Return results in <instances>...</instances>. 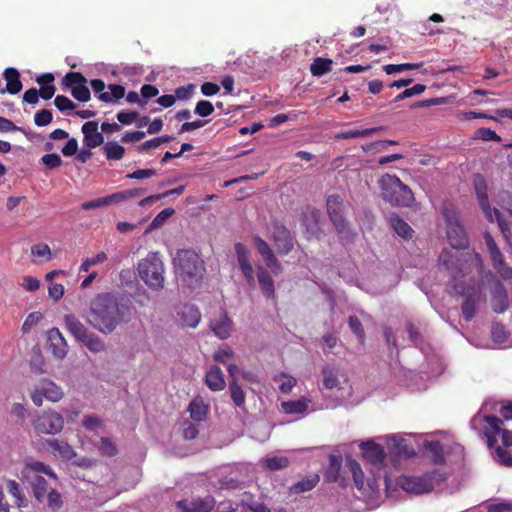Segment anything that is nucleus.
Segmentation results:
<instances>
[{
    "label": "nucleus",
    "instance_id": "09e8293b",
    "mask_svg": "<svg viewBox=\"0 0 512 512\" xmlns=\"http://www.w3.org/2000/svg\"><path fill=\"white\" fill-rule=\"evenodd\" d=\"M347 465L352 472L354 482L358 488L362 487L364 484V473L361 469L360 464L354 460L350 459L347 461Z\"/></svg>",
    "mask_w": 512,
    "mask_h": 512
},
{
    "label": "nucleus",
    "instance_id": "ddd939ff",
    "mask_svg": "<svg viewBox=\"0 0 512 512\" xmlns=\"http://www.w3.org/2000/svg\"><path fill=\"white\" fill-rule=\"evenodd\" d=\"M446 234L452 248L459 250L468 247L469 240L466 231L458 220L448 219Z\"/></svg>",
    "mask_w": 512,
    "mask_h": 512
},
{
    "label": "nucleus",
    "instance_id": "0e129e2a",
    "mask_svg": "<svg viewBox=\"0 0 512 512\" xmlns=\"http://www.w3.org/2000/svg\"><path fill=\"white\" fill-rule=\"evenodd\" d=\"M99 449L102 454L109 457L115 456L117 454V447L109 438H101Z\"/></svg>",
    "mask_w": 512,
    "mask_h": 512
},
{
    "label": "nucleus",
    "instance_id": "a878e982",
    "mask_svg": "<svg viewBox=\"0 0 512 512\" xmlns=\"http://www.w3.org/2000/svg\"><path fill=\"white\" fill-rule=\"evenodd\" d=\"M257 279L261 289L262 294L267 299L275 298V286L274 280L271 277L270 273L262 266H259L257 269Z\"/></svg>",
    "mask_w": 512,
    "mask_h": 512
},
{
    "label": "nucleus",
    "instance_id": "69168bd1",
    "mask_svg": "<svg viewBox=\"0 0 512 512\" xmlns=\"http://www.w3.org/2000/svg\"><path fill=\"white\" fill-rule=\"evenodd\" d=\"M492 338L495 342L502 343L508 338L505 327L502 324L495 323L491 330Z\"/></svg>",
    "mask_w": 512,
    "mask_h": 512
},
{
    "label": "nucleus",
    "instance_id": "e433bc0d",
    "mask_svg": "<svg viewBox=\"0 0 512 512\" xmlns=\"http://www.w3.org/2000/svg\"><path fill=\"white\" fill-rule=\"evenodd\" d=\"M383 129H384V127H382V126L367 128V129H363V130L353 129V130L340 132V133L336 134L335 138L336 139H351V138L365 137V136L371 135L375 132L382 131Z\"/></svg>",
    "mask_w": 512,
    "mask_h": 512
},
{
    "label": "nucleus",
    "instance_id": "a19ab883",
    "mask_svg": "<svg viewBox=\"0 0 512 512\" xmlns=\"http://www.w3.org/2000/svg\"><path fill=\"white\" fill-rule=\"evenodd\" d=\"M264 467L271 471L281 470L289 466L290 461L285 456H273L264 459Z\"/></svg>",
    "mask_w": 512,
    "mask_h": 512
},
{
    "label": "nucleus",
    "instance_id": "f257e3e1",
    "mask_svg": "<svg viewBox=\"0 0 512 512\" xmlns=\"http://www.w3.org/2000/svg\"><path fill=\"white\" fill-rule=\"evenodd\" d=\"M496 416L477 413L471 420L474 430L481 432L490 448L495 447L499 462L512 467V400L506 401Z\"/></svg>",
    "mask_w": 512,
    "mask_h": 512
},
{
    "label": "nucleus",
    "instance_id": "864d4df0",
    "mask_svg": "<svg viewBox=\"0 0 512 512\" xmlns=\"http://www.w3.org/2000/svg\"><path fill=\"white\" fill-rule=\"evenodd\" d=\"M426 90V85L424 84H416L414 85L413 87L411 88H406L404 91H402L401 93H399L393 100V102H399V101H402L406 98H409V97H412V96H415V95H420L421 93H423L424 91Z\"/></svg>",
    "mask_w": 512,
    "mask_h": 512
},
{
    "label": "nucleus",
    "instance_id": "9d476101",
    "mask_svg": "<svg viewBox=\"0 0 512 512\" xmlns=\"http://www.w3.org/2000/svg\"><path fill=\"white\" fill-rule=\"evenodd\" d=\"M63 396L64 393L62 389L48 379H42L31 393V399L36 406L42 405L43 398L52 402H58Z\"/></svg>",
    "mask_w": 512,
    "mask_h": 512
},
{
    "label": "nucleus",
    "instance_id": "f704fd0d",
    "mask_svg": "<svg viewBox=\"0 0 512 512\" xmlns=\"http://www.w3.org/2000/svg\"><path fill=\"white\" fill-rule=\"evenodd\" d=\"M323 386L326 389H334L339 386L338 371L335 367L326 365L322 369Z\"/></svg>",
    "mask_w": 512,
    "mask_h": 512
},
{
    "label": "nucleus",
    "instance_id": "de8ad7c7",
    "mask_svg": "<svg viewBox=\"0 0 512 512\" xmlns=\"http://www.w3.org/2000/svg\"><path fill=\"white\" fill-rule=\"evenodd\" d=\"M86 82H87V79L80 72H69L63 78L64 86L70 88L71 90H72V87H76L78 85L85 84Z\"/></svg>",
    "mask_w": 512,
    "mask_h": 512
},
{
    "label": "nucleus",
    "instance_id": "6e6d98bb",
    "mask_svg": "<svg viewBox=\"0 0 512 512\" xmlns=\"http://www.w3.org/2000/svg\"><path fill=\"white\" fill-rule=\"evenodd\" d=\"M43 318V314L39 311L31 312L27 315L24 323L22 324V332L28 333L31 329L36 326Z\"/></svg>",
    "mask_w": 512,
    "mask_h": 512
},
{
    "label": "nucleus",
    "instance_id": "c756f323",
    "mask_svg": "<svg viewBox=\"0 0 512 512\" xmlns=\"http://www.w3.org/2000/svg\"><path fill=\"white\" fill-rule=\"evenodd\" d=\"M188 410L193 420L201 422L206 420L209 409L201 398H195L190 402Z\"/></svg>",
    "mask_w": 512,
    "mask_h": 512
},
{
    "label": "nucleus",
    "instance_id": "f8f14e48",
    "mask_svg": "<svg viewBox=\"0 0 512 512\" xmlns=\"http://www.w3.org/2000/svg\"><path fill=\"white\" fill-rule=\"evenodd\" d=\"M272 239L280 255H287L294 248V238L291 232L279 222L273 224Z\"/></svg>",
    "mask_w": 512,
    "mask_h": 512
},
{
    "label": "nucleus",
    "instance_id": "b1692460",
    "mask_svg": "<svg viewBox=\"0 0 512 512\" xmlns=\"http://www.w3.org/2000/svg\"><path fill=\"white\" fill-rule=\"evenodd\" d=\"M210 328L220 339H227L232 331V321L225 312L210 322Z\"/></svg>",
    "mask_w": 512,
    "mask_h": 512
},
{
    "label": "nucleus",
    "instance_id": "1a4fd4ad",
    "mask_svg": "<svg viewBox=\"0 0 512 512\" xmlns=\"http://www.w3.org/2000/svg\"><path fill=\"white\" fill-rule=\"evenodd\" d=\"M33 426L38 433L57 434L64 427V418L58 412L45 411L35 419Z\"/></svg>",
    "mask_w": 512,
    "mask_h": 512
},
{
    "label": "nucleus",
    "instance_id": "f3484780",
    "mask_svg": "<svg viewBox=\"0 0 512 512\" xmlns=\"http://www.w3.org/2000/svg\"><path fill=\"white\" fill-rule=\"evenodd\" d=\"M235 252L237 254V260H238L239 266L241 268V271H242L247 283L250 286H254L255 285L254 271H253V267L249 261L248 250H247L246 246L242 243H236L235 244Z\"/></svg>",
    "mask_w": 512,
    "mask_h": 512
},
{
    "label": "nucleus",
    "instance_id": "a18cd8bd",
    "mask_svg": "<svg viewBox=\"0 0 512 512\" xmlns=\"http://www.w3.org/2000/svg\"><path fill=\"white\" fill-rule=\"evenodd\" d=\"M425 447L432 454L434 463L441 464L444 462L443 447L439 441L427 442Z\"/></svg>",
    "mask_w": 512,
    "mask_h": 512
},
{
    "label": "nucleus",
    "instance_id": "49530a36",
    "mask_svg": "<svg viewBox=\"0 0 512 512\" xmlns=\"http://www.w3.org/2000/svg\"><path fill=\"white\" fill-rule=\"evenodd\" d=\"M45 501L47 502V507L52 511H58L63 506L61 494L54 489L47 492Z\"/></svg>",
    "mask_w": 512,
    "mask_h": 512
},
{
    "label": "nucleus",
    "instance_id": "72a5a7b5",
    "mask_svg": "<svg viewBox=\"0 0 512 512\" xmlns=\"http://www.w3.org/2000/svg\"><path fill=\"white\" fill-rule=\"evenodd\" d=\"M484 238H485L486 245H487L488 251L490 253V257L493 262L494 268L499 265H503V263L505 262L504 257L502 255L500 249L498 248L495 240L491 236V234L486 232L484 234Z\"/></svg>",
    "mask_w": 512,
    "mask_h": 512
},
{
    "label": "nucleus",
    "instance_id": "2f4dec72",
    "mask_svg": "<svg viewBox=\"0 0 512 512\" xmlns=\"http://www.w3.org/2000/svg\"><path fill=\"white\" fill-rule=\"evenodd\" d=\"M390 224L393 228V230L402 238L404 239H411L413 236V229L410 227V225L405 222L401 217L398 215H392L390 217Z\"/></svg>",
    "mask_w": 512,
    "mask_h": 512
},
{
    "label": "nucleus",
    "instance_id": "603ef678",
    "mask_svg": "<svg viewBox=\"0 0 512 512\" xmlns=\"http://www.w3.org/2000/svg\"><path fill=\"white\" fill-rule=\"evenodd\" d=\"M348 325L352 332L356 335L359 342L363 343L365 340V331L361 321L355 315H350L348 317Z\"/></svg>",
    "mask_w": 512,
    "mask_h": 512
},
{
    "label": "nucleus",
    "instance_id": "13d9d810",
    "mask_svg": "<svg viewBox=\"0 0 512 512\" xmlns=\"http://www.w3.org/2000/svg\"><path fill=\"white\" fill-rule=\"evenodd\" d=\"M475 138L481 139L483 141H496V142L501 141V137L498 136L494 130H492L490 128H485V127H482V128H479L478 130H476Z\"/></svg>",
    "mask_w": 512,
    "mask_h": 512
},
{
    "label": "nucleus",
    "instance_id": "cd10ccee",
    "mask_svg": "<svg viewBox=\"0 0 512 512\" xmlns=\"http://www.w3.org/2000/svg\"><path fill=\"white\" fill-rule=\"evenodd\" d=\"M439 263L447 270L451 271L454 278H456L462 271L463 264L458 258L457 253L453 254L451 251L444 249L439 256Z\"/></svg>",
    "mask_w": 512,
    "mask_h": 512
},
{
    "label": "nucleus",
    "instance_id": "774afa93",
    "mask_svg": "<svg viewBox=\"0 0 512 512\" xmlns=\"http://www.w3.org/2000/svg\"><path fill=\"white\" fill-rule=\"evenodd\" d=\"M399 454L404 455L406 457H411L415 455V451L413 447L409 446L407 441L403 438L398 439L395 444Z\"/></svg>",
    "mask_w": 512,
    "mask_h": 512
},
{
    "label": "nucleus",
    "instance_id": "5fc2aeb1",
    "mask_svg": "<svg viewBox=\"0 0 512 512\" xmlns=\"http://www.w3.org/2000/svg\"><path fill=\"white\" fill-rule=\"evenodd\" d=\"M175 213V210L173 208H165L162 211H160L155 218L150 223L149 229H156L161 227L168 218H170Z\"/></svg>",
    "mask_w": 512,
    "mask_h": 512
},
{
    "label": "nucleus",
    "instance_id": "052dcab7",
    "mask_svg": "<svg viewBox=\"0 0 512 512\" xmlns=\"http://www.w3.org/2000/svg\"><path fill=\"white\" fill-rule=\"evenodd\" d=\"M41 162L46 166L48 169H56L59 168L63 161L61 157L56 153H50L45 154L41 158Z\"/></svg>",
    "mask_w": 512,
    "mask_h": 512
},
{
    "label": "nucleus",
    "instance_id": "6e6552de",
    "mask_svg": "<svg viewBox=\"0 0 512 512\" xmlns=\"http://www.w3.org/2000/svg\"><path fill=\"white\" fill-rule=\"evenodd\" d=\"M474 188L476 191L477 198L479 200V205L481 209L483 210L486 218L490 221H494V216L498 222V225L501 229V232L503 233L504 237L507 239L508 242H510L509 234L510 229L508 224L502 219L501 214L498 209L494 208L492 209L489 200H488V194H487V184L486 180L483 175L476 174L474 176Z\"/></svg>",
    "mask_w": 512,
    "mask_h": 512
},
{
    "label": "nucleus",
    "instance_id": "6ab92c4d",
    "mask_svg": "<svg viewBox=\"0 0 512 512\" xmlns=\"http://www.w3.org/2000/svg\"><path fill=\"white\" fill-rule=\"evenodd\" d=\"M82 133L84 135V144L89 149L96 148L104 142V137L102 133L98 131V123L96 121L84 123Z\"/></svg>",
    "mask_w": 512,
    "mask_h": 512
},
{
    "label": "nucleus",
    "instance_id": "680f3d73",
    "mask_svg": "<svg viewBox=\"0 0 512 512\" xmlns=\"http://www.w3.org/2000/svg\"><path fill=\"white\" fill-rule=\"evenodd\" d=\"M54 105L61 112L73 110L76 107L75 103L64 95H57L54 99Z\"/></svg>",
    "mask_w": 512,
    "mask_h": 512
},
{
    "label": "nucleus",
    "instance_id": "c85d7f7f",
    "mask_svg": "<svg viewBox=\"0 0 512 512\" xmlns=\"http://www.w3.org/2000/svg\"><path fill=\"white\" fill-rule=\"evenodd\" d=\"M49 341L53 354L58 358H64L68 352V346L58 329L54 328L49 332Z\"/></svg>",
    "mask_w": 512,
    "mask_h": 512
},
{
    "label": "nucleus",
    "instance_id": "8fccbe9b",
    "mask_svg": "<svg viewBox=\"0 0 512 512\" xmlns=\"http://www.w3.org/2000/svg\"><path fill=\"white\" fill-rule=\"evenodd\" d=\"M422 64H414V63H403V64H388L383 66V70L386 74L391 75L394 73L406 71V70H416L421 67Z\"/></svg>",
    "mask_w": 512,
    "mask_h": 512
},
{
    "label": "nucleus",
    "instance_id": "4be33fe9",
    "mask_svg": "<svg viewBox=\"0 0 512 512\" xmlns=\"http://www.w3.org/2000/svg\"><path fill=\"white\" fill-rule=\"evenodd\" d=\"M3 77L6 80V87L0 89L1 94L10 93L14 95L22 90L23 85L20 80V73L16 68H6L3 72Z\"/></svg>",
    "mask_w": 512,
    "mask_h": 512
},
{
    "label": "nucleus",
    "instance_id": "423d86ee",
    "mask_svg": "<svg viewBox=\"0 0 512 512\" xmlns=\"http://www.w3.org/2000/svg\"><path fill=\"white\" fill-rule=\"evenodd\" d=\"M173 264L176 274L183 280L201 278L204 271V262L193 250L183 249L177 251Z\"/></svg>",
    "mask_w": 512,
    "mask_h": 512
},
{
    "label": "nucleus",
    "instance_id": "e2e57ef3",
    "mask_svg": "<svg viewBox=\"0 0 512 512\" xmlns=\"http://www.w3.org/2000/svg\"><path fill=\"white\" fill-rule=\"evenodd\" d=\"M194 112L201 117H208L214 112V106L210 101L200 100L197 102Z\"/></svg>",
    "mask_w": 512,
    "mask_h": 512
},
{
    "label": "nucleus",
    "instance_id": "3c124183",
    "mask_svg": "<svg viewBox=\"0 0 512 512\" xmlns=\"http://www.w3.org/2000/svg\"><path fill=\"white\" fill-rule=\"evenodd\" d=\"M233 357H234L233 350L227 345H223L222 347H220L213 355V359L216 362H219V363H222L225 365L227 363L231 362L233 360Z\"/></svg>",
    "mask_w": 512,
    "mask_h": 512
},
{
    "label": "nucleus",
    "instance_id": "f03ea898",
    "mask_svg": "<svg viewBox=\"0 0 512 512\" xmlns=\"http://www.w3.org/2000/svg\"><path fill=\"white\" fill-rule=\"evenodd\" d=\"M128 315V307L120 303L116 295L104 292L90 301L87 322L100 333L110 334Z\"/></svg>",
    "mask_w": 512,
    "mask_h": 512
},
{
    "label": "nucleus",
    "instance_id": "412c9836",
    "mask_svg": "<svg viewBox=\"0 0 512 512\" xmlns=\"http://www.w3.org/2000/svg\"><path fill=\"white\" fill-rule=\"evenodd\" d=\"M178 317L181 326L195 328L201 320V313L196 306L185 304L178 311Z\"/></svg>",
    "mask_w": 512,
    "mask_h": 512
},
{
    "label": "nucleus",
    "instance_id": "2eb2a0df",
    "mask_svg": "<svg viewBox=\"0 0 512 512\" xmlns=\"http://www.w3.org/2000/svg\"><path fill=\"white\" fill-rule=\"evenodd\" d=\"M491 304L493 311L498 314L506 312L510 306L507 290L498 279H495L491 291Z\"/></svg>",
    "mask_w": 512,
    "mask_h": 512
},
{
    "label": "nucleus",
    "instance_id": "dca6fc26",
    "mask_svg": "<svg viewBox=\"0 0 512 512\" xmlns=\"http://www.w3.org/2000/svg\"><path fill=\"white\" fill-rule=\"evenodd\" d=\"M216 501L212 496H206L204 498H197L191 503L186 500H180L177 502V507L182 512H211L215 507Z\"/></svg>",
    "mask_w": 512,
    "mask_h": 512
},
{
    "label": "nucleus",
    "instance_id": "20e7f679",
    "mask_svg": "<svg viewBox=\"0 0 512 512\" xmlns=\"http://www.w3.org/2000/svg\"><path fill=\"white\" fill-rule=\"evenodd\" d=\"M379 186L383 200L392 206L410 207L415 200L412 190L396 175L384 174Z\"/></svg>",
    "mask_w": 512,
    "mask_h": 512
},
{
    "label": "nucleus",
    "instance_id": "473e14b6",
    "mask_svg": "<svg viewBox=\"0 0 512 512\" xmlns=\"http://www.w3.org/2000/svg\"><path fill=\"white\" fill-rule=\"evenodd\" d=\"M320 481V477L317 474L310 475L290 487V492L294 494H300L303 492L311 491Z\"/></svg>",
    "mask_w": 512,
    "mask_h": 512
},
{
    "label": "nucleus",
    "instance_id": "c03bdc74",
    "mask_svg": "<svg viewBox=\"0 0 512 512\" xmlns=\"http://www.w3.org/2000/svg\"><path fill=\"white\" fill-rule=\"evenodd\" d=\"M184 189H185V187L182 185V186H178L174 189H171L169 191H166L162 194H156V195H151V196L145 197L139 202V206L144 207V206L150 205V204L156 202L157 200H160L161 198H164V197H168L170 195H174V194L181 195L184 192Z\"/></svg>",
    "mask_w": 512,
    "mask_h": 512
},
{
    "label": "nucleus",
    "instance_id": "7ed1b4c3",
    "mask_svg": "<svg viewBox=\"0 0 512 512\" xmlns=\"http://www.w3.org/2000/svg\"><path fill=\"white\" fill-rule=\"evenodd\" d=\"M44 475L56 479L53 470L40 461L27 462L21 470V481L30 486L33 496L40 504L45 502L47 494V481Z\"/></svg>",
    "mask_w": 512,
    "mask_h": 512
},
{
    "label": "nucleus",
    "instance_id": "79ce46f5",
    "mask_svg": "<svg viewBox=\"0 0 512 512\" xmlns=\"http://www.w3.org/2000/svg\"><path fill=\"white\" fill-rule=\"evenodd\" d=\"M229 391L234 404L237 407L242 408L245 405V393L242 387L238 384V381H230Z\"/></svg>",
    "mask_w": 512,
    "mask_h": 512
},
{
    "label": "nucleus",
    "instance_id": "4468645a",
    "mask_svg": "<svg viewBox=\"0 0 512 512\" xmlns=\"http://www.w3.org/2000/svg\"><path fill=\"white\" fill-rule=\"evenodd\" d=\"M363 458L376 468H381L386 459L385 449L381 444L366 441L360 445Z\"/></svg>",
    "mask_w": 512,
    "mask_h": 512
},
{
    "label": "nucleus",
    "instance_id": "37998d69",
    "mask_svg": "<svg viewBox=\"0 0 512 512\" xmlns=\"http://www.w3.org/2000/svg\"><path fill=\"white\" fill-rule=\"evenodd\" d=\"M476 303L477 299L472 295L467 296L462 303V315L467 322L471 321L476 314Z\"/></svg>",
    "mask_w": 512,
    "mask_h": 512
},
{
    "label": "nucleus",
    "instance_id": "bb28decb",
    "mask_svg": "<svg viewBox=\"0 0 512 512\" xmlns=\"http://www.w3.org/2000/svg\"><path fill=\"white\" fill-rule=\"evenodd\" d=\"M65 328L71 333L77 341H81L90 331L88 328L73 314L64 316Z\"/></svg>",
    "mask_w": 512,
    "mask_h": 512
},
{
    "label": "nucleus",
    "instance_id": "bf43d9fd",
    "mask_svg": "<svg viewBox=\"0 0 512 512\" xmlns=\"http://www.w3.org/2000/svg\"><path fill=\"white\" fill-rule=\"evenodd\" d=\"M71 94L76 100L80 102H87L91 98L90 90L85 84L72 87Z\"/></svg>",
    "mask_w": 512,
    "mask_h": 512
},
{
    "label": "nucleus",
    "instance_id": "a211bd4d",
    "mask_svg": "<svg viewBox=\"0 0 512 512\" xmlns=\"http://www.w3.org/2000/svg\"><path fill=\"white\" fill-rule=\"evenodd\" d=\"M401 487L410 493L422 494L433 488L431 482L423 477L406 476L400 479Z\"/></svg>",
    "mask_w": 512,
    "mask_h": 512
},
{
    "label": "nucleus",
    "instance_id": "ea45409f",
    "mask_svg": "<svg viewBox=\"0 0 512 512\" xmlns=\"http://www.w3.org/2000/svg\"><path fill=\"white\" fill-rule=\"evenodd\" d=\"M92 352H101L105 350L104 342L92 332H89L81 341Z\"/></svg>",
    "mask_w": 512,
    "mask_h": 512
},
{
    "label": "nucleus",
    "instance_id": "39448f33",
    "mask_svg": "<svg viewBox=\"0 0 512 512\" xmlns=\"http://www.w3.org/2000/svg\"><path fill=\"white\" fill-rule=\"evenodd\" d=\"M138 274L141 280L153 290L164 286V264L158 252H150L138 263Z\"/></svg>",
    "mask_w": 512,
    "mask_h": 512
},
{
    "label": "nucleus",
    "instance_id": "aec40b11",
    "mask_svg": "<svg viewBox=\"0 0 512 512\" xmlns=\"http://www.w3.org/2000/svg\"><path fill=\"white\" fill-rule=\"evenodd\" d=\"M254 242L257 251L262 256L266 266L272 269L274 273H277L281 269V265L268 243L260 237H255Z\"/></svg>",
    "mask_w": 512,
    "mask_h": 512
},
{
    "label": "nucleus",
    "instance_id": "338daca9",
    "mask_svg": "<svg viewBox=\"0 0 512 512\" xmlns=\"http://www.w3.org/2000/svg\"><path fill=\"white\" fill-rule=\"evenodd\" d=\"M31 253L34 257L46 258L48 260L51 255L50 248L47 244H37L31 249Z\"/></svg>",
    "mask_w": 512,
    "mask_h": 512
},
{
    "label": "nucleus",
    "instance_id": "393cba45",
    "mask_svg": "<svg viewBox=\"0 0 512 512\" xmlns=\"http://www.w3.org/2000/svg\"><path fill=\"white\" fill-rule=\"evenodd\" d=\"M205 384L212 391H221L226 386L224 374L220 367L213 365L205 375Z\"/></svg>",
    "mask_w": 512,
    "mask_h": 512
},
{
    "label": "nucleus",
    "instance_id": "5701e85b",
    "mask_svg": "<svg viewBox=\"0 0 512 512\" xmlns=\"http://www.w3.org/2000/svg\"><path fill=\"white\" fill-rule=\"evenodd\" d=\"M46 447L54 456L65 460H70L76 455L73 448L67 442L58 439L46 440Z\"/></svg>",
    "mask_w": 512,
    "mask_h": 512
},
{
    "label": "nucleus",
    "instance_id": "9b49d317",
    "mask_svg": "<svg viewBox=\"0 0 512 512\" xmlns=\"http://www.w3.org/2000/svg\"><path fill=\"white\" fill-rule=\"evenodd\" d=\"M92 90L98 94V99L105 103H114L125 96V87L120 84L108 85V91H105L106 85L102 79H93L90 81Z\"/></svg>",
    "mask_w": 512,
    "mask_h": 512
},
{
    "label": "nucleus",
    "instance_id": "58836bf2",
    "mask_svg": "<svg viewBox=\"0 0 512 512\" xmlns=\"http://www.w3.org/2000/svg\"><path fill=\"white\" fill-rule=\"evenodd\" d=\"M103 150L108 160H121L125 154V148L114 141L106 143Z\"/></svg>",
    "mask_w": 512,
    "mask_h": 512
},
{
    "label": "nucleus",
    "instance_id": "0eeeda50",
    "mask_svg": "<svg viewBox=\"0 0 512 512\" xmlns=\"http://www.w3.org/2000/svg\"><path fill=\"white\" fill-rule=\"evenodd\" d=\"M326 207L328 216L335 226L341 239L347 242H352L356 236V233L350 230L349 224L343 215V198L338 194H332L328 196L326 200Z\"/></svg>",
    "mask_w": 512,
    "mask_h": 512
},
{
    "label": "nucleus",
    "instance_id": "4d7b16f0",
    "mask_svg": "<svg viewBox=\"0 0 512 512\" xmlns=\"http://www.w3.org/2000/svg\"><path fill=\"white\" fill-rule=\"evenodd\" d=\"M53 115L52 112L48 109H42L35 113L34 115V123L38 127L47 126L52 122Z\"/></svg>",
    "mask_w": 512,
    "mask_h": 512
},
{
    "label": "nucleus",
    "instance_id": "c9c22d12",
    "mask_svg": "<svg viewBox=\"0 0 512 512\" xmlns=\"http://www.w3.org/2000/svg\"><path fill=\"white\" fill-rule=\"evenodd\" d=\"M6 488L9 494L15 498V504L19 508L27 506V499L22 493L20 485L15 480H6Z\"/></svg>",
    "mask_w": 512,
    "mask_h": 512
},
{
    "label": "nucleus",
    "instance_id": "4c0bfd02",
    "mask_svg": "<svg viewBox=\"0 0 512 512\" xmlns=\"http://www.w3.org/2000/svg\"><path fill=\"white\" fill-rule=\"evenodd\" d=\"M286 414H301L306 411L308 403L304 399L284 401L281 404Z\"/></svg>",
    "mask_w": 512,
    "mask_h": 512
},
{
    "label": "nucleus",
    "instance_id": "7c9ffc66",
    "mask_svg": "<svg viewBox=\"0 0 512 512\" xmlns=\"http://www.w3.org/2000/svg\"><path fill=\"white\" fill-rule=\"evenodd\" d=\"M333 60L316 57L310 65V72L315 77H321L332 70Z\"/></svg>",
    "mask_w": 512,
    "mask_h": 512
}]
</instances>
